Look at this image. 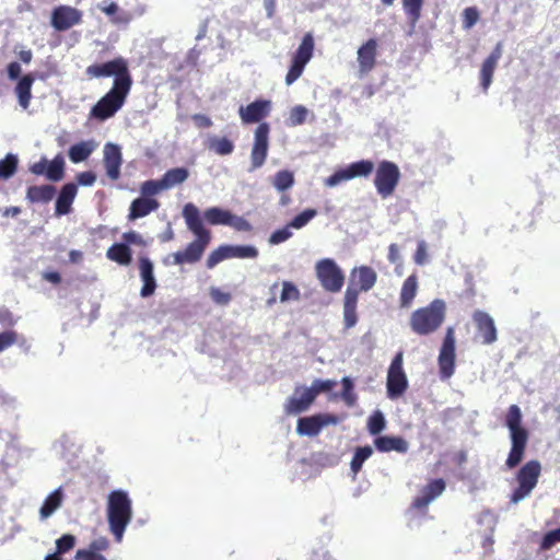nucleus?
Masks as SVG:
<instances>
[{
	"label": "nucleus",
	"mask_w": 560,
	"mask_h": 560,
	"mask_svg": "<svg viewBox=\"0 0 560 560\" xmlns=\"http://www.w3.org/2000/svg\"><path fill=\"white\" fill-rule=\"evenodd\" d=\"M209 149L219 155H229L234 150V143L226 137L210 139Z\"/></svg>",
	"instance_id": "nucleus-41"
},
{
	"label": "nucleus",
	"mask_w": 560,
	"mask_h": 560,
	"mask_svg": "<svg viewBox=\"0 0 560 560\" xmlns=\"http://www.w3.org/2000/svg\"><path fill=\"white\" fill-rule=\"evenodd\" d=\"M377 48L378 43L375 38L368 39L358 48L357 61L360 73H370L375 68Z\"/></svg>",
	"instance_id": "nucleus-22"
},
{
	"label": "nucleus",
	"mask_w": 560,
	"mask_h": 560,
	"mask_svg": "<svg viewBox=\"0 0 560 560\" xmlns=\"http://www.w3.org/2000/svg\"><path fill=\"white\" fill-rule=\"evenodd\" d=\"M16 323V319L14 318L12 312L7 307L0 308V324L3 327H12Z\"/></svg>",
	"instance_id": "nucleus-60"
},
{
	"label": "nucleus",
	"mask_w": 560,
	"mask_h": 560,
	"mask_svg": "<svg viewBox=\"0 0 560 560\" xmlns=\"http://www.w3.org/2000/svg\"><path fill=\"white\" fill-rule=\"evenodd\" d=\"M373 443L381 453L397 452L405 454L409 450V443L398 435H378L374 439Z\"/></svg>",
	"instance_id": "nucleus-26"
},
{
	"label": "nucleus",
	"mask_w": 560,
	"mask_h": 560,
	"mask_svg": "<svg viewBox=\"0 0 560 560\" xmlns=\"http://www.w3.org/2000/svg\"><path fill=\"white\" fill-rule=\"evenodd\" d=\"M269 132L268 122H260L254 132V143L250 151V171L261 167L267 159L269 150Z\"/></svg>",
	"instance_id": "nucleus-16"
},
{
	"label": "nucleus",
	"mask_w": 560,
	"mask_h": 560,
	"mask_svg": "<svg viewBox=\"0 0 560 560\" xmlns=\"http://www.w3.org/2000/svg\"><path fill=\"white\" fill-rule=\"evenodd\" d=\"M313 392L307 388H295L294 394L284 404L287 415H298L306 411L314 401Z\"/></svg>",
	"instance_id": "nucleus-24"
},
{
	"label": "nucleus",
	"mask_w": 560,
	"mask_h": 560,
	"mask_svg": "<svg viewBox=\"0 0 560 560\" xmlns=\"http://www.w3.org/2000/svg\"><path fill=\"white\" fill-rule=\"evenodd\" d=\"M210 296L217 304L226 305L230 303L232 296L229 292H223L218 288L210 289Z\"/></svg>",
	"instance_id": "nucleus-58"
},
{
	"label": "nucleus",
	"mask_w": 560,
	"mask_h": 560,
	"mask_svg": "<svg viewBox=\"0 0 560 560\" xmlns=\"http://www.w3.org/2000/svg\"><path fill=\"white\" fill-rule=\"evenodd\" d=\"M139 270L141 280L143 282L140 294L142 298H148L152 295L156 289L152 261L148 257H140Z\"/></svg>",
	"instance_id": "nucleus-28"
},
{
	"label": "nucleus",
	"mask_w": 560,
	"mask_h": 560,
	"mask_svg": "<svg viewBox=\"0 0 560 560\" xmlns=\"http://www.w3.org/2000/svg\"><path fill=\"white\" fill-rule=\"evenodd\" d=\"M402 364V352H398L392 360L387 372L386 390L389 399L399 398L408 388V378Z\"/></svg>",
	"instance_id": "nucleus-11"
},
{
	"label": "nucleus",
	"mask_w": 560,
	"mask_h": 560,
	"mask_svg": "<svg viewBox=\"0 0 560 560\" xmlns=\"http://www.w3.org/2000/svg\"><path fill=\"white\" fill-rule=\"evenodd\" d=\"M418 291V277L417 275H410L402 283L399 296V305L402 308L411 306L413 299Z\"/></svg>",
	"instance_id": "nucleus-33"
},
{
	"label": "nucleus",
	"mask_w": 560,
	"mask_h": 560,
	"mask_svg": "<svg viewBox=\"0 0 560 560\" xmlns=\"http://www.w3.org/2000/svg\"><path fill=\"white\" fill-rule=\"evenodd\" d=\"M423 0H402L404 9L412 23L421 16Z\"/></svg>",
	"instance_id": "nucleus-47"
},
{
	"label": "nucleus",
	"mask_w": 560,
	"mask_h": 560,
	"mask_svg": "<svg viewBox=\"0 0 560 560\" xmlns=\"http://www.w3.org/2000/svg\"><path fill=\"white\" fill-rule=\"evenodd\" d=\"M230 258H256L258 249L252 245H229Z\"/></svg>",
	"instance_id": "nucleus-42"
},
{
	"label": "nucleus",
	"mask_w": 560,
	"mask_h": 560,
	"mask_svg": "<svg viewBox=\"0 0 560 560\" xmlns=\"http://www.w3.org/2000/svg\"><path fill=\"white\" fill-rule=\"evenodd\" d=\"M18 341V334L14 330L0 332V352L13 346Z\"/></svg>",
	"instance_id": "nucleus-56"
},
{
	"label": "nucleus",
	"mask_w": 560,
	"mask_h": 560,
	"mask_svg": "<svg viewBox=\"0 0 560 560\" xmlns=\"http://www.w3.org/2000/svg\"><path fill=\"white\" fill-rule=\"evenodd\" d=\"M340 418L332 413H317L298 420L296 432L300 435L316 436L328 424H337Z\"/></svg>",
	"instance_id": "nucleus-17"
},
{
	"label": "nucleus",
	"mask_w": 560,
	"mask_h": 560,
	"mask_svg": "<svg viewBox=\"0 0 560 560\" xmlns=\"http://www.w3.org/2000/svg\"><path fill=\"white\" fill-rule=\"evenodd\" d=\"M336 386V382L332 380H315L310 388H307L308 392H313L314 399L319 393L323 392H329Z\"/></svg>",
	"instance_id": "nucleus-50"
},
{
	"label": "nucleus",
	"mask_w": 560,
	"mask_h": 560,
	"mask_svg": "<svg viewBox=\"0 0 560 560\" xmlns=\"http://www.w3.org/2000/svg\"><path fill=\"white\" fill-rule=\"evenodd\" d=\"M522 411L517 405H511L505 415V425L510 431L511 450L505 460L508 469L517 467L525 455L529 439L528 431L522 425Z\"/></svg>",
	"instance_id": "nucleus-3"
},
{
	"label": "nucleus",
	"mask_w": 560,
	"mask_h": 560,
	"mask_svg": "<svg viewBox=\"0 0 560 560\" xmlns=\"http://www.w3.org/2000/svg\"><path fill=\"white\" fill-rule=\"evenodd\" d=\"M75 546V537L65 534L56 540V552L58 556L70 551Z\"/></svg>",
	"instance_id": "nucleus-49"
},
{
	"label": "nucleus",
	"mask_w": 560,
	"mask_h": 560,
	"mask_svg": "<svg viewBox=\"0 0 560 560\" xmlns=\"http://www.w3.org/2000/svg\"><path fill=\"white\" fill-rule=\"evenodd\" d=\"M192 120L198 128L206 129L212 126V120L208 116L202 114H195L192 116Z\"/></svg>",
	"instance_id": "nucleus-64"
},
{
	"label": "nucleus",
	"mask_w": 560,
	"mask_h": 560,
	"mask_svg": "<svg viewBox=\"0 0 560 560\" xmlns=\"http://www.w3.org/2000/svg\"><path fill=\"white\" fill-rule=\"evenodd\" d=\"M299 298H300V291L298 290V288L293 283L284 281L282 284V292L280 295V301L287 302V301H291V300H299Z\"/></svg>",
	"instance_id": "nucleus-53"
},
{
	"label": "nucleus",
	"mask_w": 560,
	"mask_h": 560,
	"mask_svg": "<svg viewBox=\"0 0 560 560\" xmlns=\"http://www.w3.org/2000/svg\"><path fill=\"white\" fill-rule=\"evenodd\" d=\"M373 454V448L370 445L357 447L352 456L350 468L357 475L363 466V463Z\"/></svg>",
	"instance_id": "nucleus-39"
},
{
	"label": "nucleus",
	"mask_w": 560,
	"mask_h": 560,
	"mask_svg": "<svg viewBox=\"0 0 560 560\" xmlns=\"http://www.w3.org/2000/svg\"><path fill=\"white\" fill-rule=\"evenodd\" d=\"M65 176V159L57 154L51 161L47 160L46 178L51 182H59Z\"/></svg>",
	"instance_id": "nucleus-37"
},
{
	"label": "nucleus",
	"mask_w": 560,
	"mask_h": 560,
	"mask_svg": "<svg viewBox=\"0 0 560 560\" xmlns=\"http://www.w3.org/2000/svg\"><path fill=\"white\" fill-rule=\"evenodd\" d=\"M317 214L315 209H306L295 215L289 223L288 228L302 229Z\"/></svg>",
	"instance_id": "nucleus-48"
},
{
	"label": "nucleus",
	"mask_w": 560,
	"mask_h": 560,
	"mask_svg": "<svg viewBox=\"0 0 560 560\" xmlns=\"http://www.w3.org/2000/svg\"><path fill=\"white\" fill-rule=\"evenodd\" d=\"M56 188L52 185H34L26 189V200L31 203H48L55 197Z\"/></svg>",
	"instance_id": "nucleus-31"
},
{
	"label": "nucleus",
	"mask_w": 560,
	"mask_h": 560,
	"mask_svg": "<svg viewBox=\"0 0 560 560\" xmlns=\"http://www.w3.org/2000/svg\"><path fill=\"white\" fill-rule=\"evenodd\" d=\"M89 79L114 77L113 86L117 83L120 88L132 86V77L129 71L128 61L122 57L103 63H93L85 69Z\"/></svg>",
	"instance_id": "nucleus-6"
},
{
	"label": "nucleus",
	"mask_w": 560,
	"mask_h": 560,
	"mask_svg": "<svg viewBox=\"0 0 560 560\" xmlns=\"http://www.w3.org/2000/svg\"><path fill=\"white\" fill-rule=\"evenodd\" d=\"M96 180V175L91 172H81L77 175V182L81 186H92Z\"/></svg>",
	"instance_id": "nucleus-61"
},
{
	"label": "nucleus",
	"mask_w": 560,
	"mask_h": 560,
	"mask_svg": "<svg viewBox=\"0 0 560 560\" xmlns=\"http://www.w3.org/2000/svg\"><path fill=\"white\" fill-rule=\"evenodd\" d=\"M131 86L120 88L117 83L92 107L90 116L101 121L113 117L125 104Z\"/></svg>",
	"instance_id": "nucleus-8"
},
{
	"label": "nucleus",
	"mask_w": 560,
	"mask_h": 560,
	"mask_svg": "<svg viewBox=\"0 0 560 560\" xmlns=\"http://www.w3.org/2000/svg\"><path fill=\"white\" fill-rule=\"evenodd\" d=\"M271 109L269 100H256L247 106H241L238 114L243 124L259 122L266 118Z\"/></svg>",
	"instance_id": "nucleus-23"
},
{
	"label": "nucleus",
	"mask_w": 560,
	"mask_h": 560,
	"mask_svg": "<svg viewBox=\"0 0 560 560\" xmlns=\"http://www.w3.org/2000/svg\"><path fill=\"white\" fill-rule=\"evenodd\" d=\"M288 225L285 228L276 230L271 233L269 237V243L272 245H277L288 241L292 236V232L289 230Z\"/></svg>",
	"instance_id": "nucleus-55"
},
{
	"label": "nucleus",
	"mask_w": 560,
	"mask_h": 560,
	"mask_svg": "<svg viewBox=\"0 0 560 560\" xmlns=\"http://www.w3.org/2000/svg\"><path fill=\"white\" fill-rule=\"evenodd\" d=\"M35 81V74L33 72H30L27 74H24L20 80L18 81L14 93L16 95L19 105L23 109H27L31 104L32 100V85Z\"/></svg>",
	"instance_id": "nucleus-30"
},
{
	"label": "nucleus",
	"mask_w": 560,
	"mask_h": 560,
	"mask_svg": "<svg viewBox=\"0 0 560 560\" xmlns=\"http://www.w3.org/2000/svg\"><path fill=\"white\" fill-rule=\"evenodd\" d=\"M315 270L322 287L326 291L335 293L341 290L345 276L332 259L325 258L319 260L316 264Z\"/></svg>",
	"instance_id": "nucleus-12"
},
{
	"label": "nucleus",
	"mask_w": 560,
	"mask_h": 560,
	"mask_svg": "<svg viewBox=\"0 0 560 560\" xmlns=\"http://www.w3.org/2000/svg\"><path fill=\"white\" fill-rule=\"evenodd\" d=\"M183 217L187 229L196 236L184 250L173 253L172 264L184 265V264H196L198 262L206 248L211 242V232L203 226L202 219L200 217L199 209L194 203H186L183 208Z\"/></svg>",
	"instance_id": "nucleus-1"
},
{
	"label": "nucleus",
	"mask_w": 560,
	"mask_h": 560,
	"mask_svg": "<svg viewBox=\"0 0 560 560\" xmlns=\"http://www.w3.org/2000/svg\"><path fill=\"white\" fill-rule=\"evenodd\" d=\"M77 560H106L104 556L93 550L79 549L75 553Z\"/></svg>",
	"instance_id": "nucleus-59"
},
{
	"label": "nucleus",
	"mask_w": 560,
	"mask_h": 560,
	"mask_svg": "<svg viewBox=\"0 0 560 560\" xmlns=\"http://www.w3.org/2000/svg\"><path fill=\"white\" fill-rule=\"evenodd\" d=\"M400 180L399 167L390 161H382L378 163L374 185L377 194L382 198L392 196Z\"/></svg>",
	"instance_id": "nucleus-10"
},
{
	"label": "nucleus",
	"mask_w": 560,
	"mask_h": 560,
	"mask_svg": "<svg viewBox=\"0 0 560 560\" xmlns=\"http://www.w3.org/2000/svg\"><path fill=\"white\" fill-rule=\"evenodd\" d=\"M122 164L121 151L117 144L106 143L104 147V166L106 175L112 180L120 177V167Z\"/></svg>",
	"instance_id": "nucleus-25"
},
{
	"label": "nucleus",
	"mask_w": 560,
	"mask_h": 560,
	"mask_svg": "<svg viewBox=\"0 0 560 560\" xmlns=\"http://www.w3.org/2000/svg\"><path fill=\"white\" fill-rule=\"evenodd\" d=\"M19 160L15 154L8 153L0 160V180L11 178L18 171Z\"/></svg>",
	"instance_id": "nucleus-40"
},
{
	"label": "nucleus",
	"mask_w": 560,
	"mask_h": 560,
	"mask_svg": "<svg viewBox=\"0 0 560 560\" xmlns=\"http://www.w3.org/2000/svg\"><path fill=\"white\" fill-rule=\"evenodd\" d=\"M106 257L120 266H128L132 261V252L127 244L115 243L107 249Z\"/></svg>",
	"instance_id": "nucleus-32"
},
{
	"label": "nucleus",
	"mask_w": 560,
	"mask_h": 560,
	"mask_svg": "<svg viewBox=\"0 0 560 560\" xmlns=\"http://www.w3.org/2000/svg\"><path fill=\"white\" fill-rule=\"evenodd\" d=\"M503 54V44L497 43L490 55L482 61L479 71L480 86L483 93H487L492 80L498 62Z\"/></svg>",
	"instance_id": "nucleus-19"
},
{
	"label": "nucleus",
	"mask_w": 560,
	"mask_h": 560,
	"mask_svg": "<svg viewBox=\"0 0 560 560\" xmlns=\"http://www.w3.org/2000/svg\"><path fill=\"white\" fill-rule=\"evenodd\" d=\"M228 258H230L229 245H221L209 254L206 266L208 269H212Z\"/></svg>",
	"instance_id": "nucleus-45"
},
{
	"label": "nucleus",
	"mask_w": 560,
	"mask_h": 560,
	"mask_svg": "<svg viewBox=\"0 0 560 560\" xmlns=\"http://www.w3.org/2000/svg\"><path fill=\"white\" fill-rule=\"evenodd\" d=\"M377 275L369 266H361L351 271L350 283L343 298V322L346 328L353 327L358 322L357 304L360 291H369L376 283Z\"/></svg>",
	"instance_id": "nucleus-2"
},
{
	"label": "nucleus",
	"mask_w": 560,
	"mask_h": 560,
	"mask_svg": "<svg viewBox=\"0 0 560 560\" xmlns=\"http://www.w3.org/2000/svg\"><path fill=\"white\" fill-rule=\"evenodd\" d=\"M107 522L115 540H122L126 527L132 518V501L124 490H114L107 498Z\"/></svg>",
	"instance_id": "nucleus-4"
},
{
	"label": "nucleus",
	"mask_w": 560,
	"mask_h": 560,
	"mask_svg": "<svg viewBox=\"0 0 560 560\" xmlns=\"http://www.w3.org/2000/svg\"><path fill=\"white\" fill-rule=\"evenodd\" d=\"M413 260L419 266H423L428 261V247L424 241L418 243Z\"/></svg>",
	"instance_id": "nucleus-57"
},
{
	"label": "nucleus",
	"mask_w": 560,
	"mask_h": 560,
	"mask_svg": "<svg viewBox=\"0 0 560 560\" xmlns=\"http://www.w3.org/2000/svg\"><path fill=\"white\" fill-rule=\"evenodd\" d=\"M62 500H63V493H62V490L59 488V489H56L55 491H52L44 501L40 510H39V515H40V518L42 520H46L48 518L50 515L54 514L55 511H57L61 504H62Z\"/></svg>",
	"instance_id": "nucleus-34"
},
{
	"label": "nucleus",
	"mask_w": 560,
	"mask_h": 560,
	"mask_svg": "<svg viewBox=\"0 0 560 560\" xmlns=\"http://www.w3.org/2000/svg\"><path fill=\"white\" fill-rule=\"evenodd\" d=\"M82 12L68 5L57 7L51 14V25L57 31H67L81 23Z\"/></svg>",
	"instance_id": "nucleus-21"
},
{
	"label": "nucleus",
	"mask_w": 560,
	"mask_h": 560,
	"mask_svg": "<svg viewBox=\"0 0 560 560\" xmlns=\"http://www.w3.org/2000/svg\"><path fill=\"white\" fill-rule=\"evenodd\" d=\"M472 320L476 326V337L483 345H492L498 339V331L493 318L486 312L477 310L472 313Z\"/></svg>",
	"instance_id": "nucleus-18"
},
{
	"label": "nucleus",
	"mask_w": 560,
	"mask_h": 560,
	"mask_svg": "<svg viewBox=\"0 0 560 560\" xmlns=\"http://www.w3.org/2000/svg\"><path fill=\"white\" fill-rule=\"evenodd\" d=\"M374 170V163L370 160H361L349 164L345 168L336 171L332 175L325 178L327 187H334L342 182L350 180L355 177H368Z\"/></svg>",
	"instance_id": "nucleus-15"
},
{
	"label": "nucleus",
	"mask_w": 560,
	"mask_h": 560,
	"mask_svg": "<svg viewBox=\"0 0 560 560\" xmlns=\"http://www.w3.org/2000/svg\"><path fill=\"white\" fill-rule=\"evenodd\" d=\"M203 218L211 225H228L238 232H250L253 230L252 224L246 219L219 207L205 210Z\"/></svg>",
	"instance_id": "nucleus-13"
},
{
	"label": "nucleus",
	"mask_w": 560,
	"mask_h": 560,
	"mask_svg": "<svg viewBox=\"0 0 560 560\" xmlns=\"http://www.w3.org/2000/svg\"><path fill=\"white\" fill-rule=\"evenodd\" d=\"M307 109L302 105L294 106L290 112L289 121L291 126L302 125L306 120Z\"/></svg>",
	"instance_id": "nucleus-51"
},
{
	"label": "nucleus",
	"mask_w": 560,
	"mask_h": 560,
	"mask_svg": "<svg viewBox=\"0 0 560 560\" xmlns=\"http://www.w3.org/2000/svg\"><path fill=\"white\" fill-rule=\"evenodd\" d=\"M342 392L341 398L348 407H353L357 402V395L353 390V382L350 377L346 376L341 381Z\"/></svg>",
	"instance_id": "nucleus-46"
},
{
	"label": "nucleus",
	"mask_w": 560,
	"mask_h": 560,
	"mask_svg": "<svg viewBox=\"0 0 560 560\" xmlns=\"http://www.w3.org/2000/svg\"><path fill=\"white\" fill-rule=\"evenodd\" d=\"M557 542H560V526L545 534L540 542V549L549 550Z\"/></svg>",
	"instance_id": "nucleus-52"
},
{
	"label": "nucleus",
	"mask_w": 560,
	"mask_h": 560,
	"mask_svg": "<svg viewBox=\"0 0 560 560\" xmlns=\"http://www.w3.org/2000/svg\"><path fill=\"white\" fill-rule=\"evenodd\" d=\"M46 168H47V159L42 158L40 161H38L30 166V172L37 176H39V175L46 176Z\"/></svg>",
	"instance_id": "nucleus-63"
},
{
	"label": "nucleus",
	"mask_w": 560,
	"mask_h": 560,
	"mask_svg": "<svg viewBox=\"0 0 560 560\" xmlns=\"http://www.w3.org/2000/svg\"><path fill=\"white\" fill-rule=\"evenodd\" d=\"M455 330L453 327H448L438 358L439 372L442 380L450 378L455 372Z\"/></svg>",
	"instance_id": "nucleus-14"
},
{
	"label": "nucleus",
	"mask_w": 560,
	"mask_h": 560,
	"mask_svg": "<svg viewBox=\"0 0 560 560\" xmlns=\"http://www.w3.org/2000/svg\"><path fill=\"white\" fill-rule=\"evenodd\" d=\"M445 488L446 483L442 478L432 479L420 490V494L413 499L411 508L418 511H425L429 504L444 492Z\"/></svg>",
	"instance_id": "nucleus-20"
},
{
	"label": "nucleus",
	"mask_w": 560,
	"mask_h": 560,
	"mask_svg": "<svg viewBox=\"0 0 560 560\" xmlns=\"http://www.w3.org/2000/svg\"><path fill=\"white\" fill-rule=\"evenodd\" d=\"M386 428V419L381 410H375L368 418L366 429L373 436H378Z\"/></svg>",
	"instance_id": "nucleus-38"
},
{
	"label": "nucleus",
	"mask_w": 560,
	"mask_h": 560,
	"mask_svg": "<svg viewBox=\"0 0 560 560\" xmlns=\"http://www.w3.org/2000/svg\"><path fill=\"white\" fill-rule=\"evenodd\" d=\"M108 547H109L108 539L105 537H100V538L91 541L88 550H93L94 552L100 553V551H104V550L108 549Z\"/></svg>",
	"instance_id": "nucleus-62"
},
{
	"label": "nucleus",
	"mask_w": 560,
	"mask_h": 560,
	"mask_svg": "<svg viewBox=\"0 0 560 560\" xmlns=\"http://www.w3.org/2000/svg\"><path fill=\"white\" fill-rule=\"evenodd\" d=\"M541 475V464L537 459L525 463L516 472L517 487L513 490L510 502L513 504L527 498L538 483Z\"/></svg>",
	"instance_id": "nucleus-7"
},
{
	"label": "nucleus",
	"mask_w": 560,
	"mask_h": 560,
	"mask_svg": "<svg viewBox=\"0 0 560 560\" xmlns=\"http://www.w3.org/2000/svg\"><path fill=\"white\" fill-rule=\"evenodd\" d=\"M272 184L279 191L289 189L294 184L293 173L287 170L277 172Z\"/></svg>",
	"instance_id": "nucleus-43"
},
{
	"label": "nucleus",
	"mask_w": 560,
	"mask_h": 560,
	"mask_svg": "<svg viewBox=\"0 0 560 560\" xmlns=\"http://www.w3.org/2000/svg\"><path fill=\"white\" fill-rule=\"evenodd\" d=\"M479 20V12L475 7L466 8L463 11V27L466 30L471 28Z\"/></svg>",
	"instance_id": "nucleus-54"
},
{
	"label": "nucleus",
	"mask_w": 560,
	"mask_h": 560,
	"mask_svg": "<svg viewBox=\"0 0 560 560\" xmlns=\"http://www.w3.org/2000/svg\"><path fill=\"white\" fill-rule=\"evenodd\" d=\"M189 177V171L186 167H174L164 173L162 182L165 189L180 185Z\"/></svg>",
	"instance_id": "nucleus-36"
},
{
	"label": "nucleus",
	"mask_w": 560,
	"mask_h": 560,
	"mask_svg": "<svg viewBox=\"0 0 560 560\" xmlns=\"http://www.w3.org/2000/svg\"><path fill=\"white\" fill-rule=\"evenodd\" d=\"M160 202L154 198L139 197L132 200L129 207L128 219L135 221L137 219L147 217L151 212L158 210Z\"/></svg>",
	"instance_id": "nucleus-29"
},
{
	"label": "nucleus",
	"mask_w": 560,
	"mask_h": 560,
	"mask_svg": "<svg viewBox=\"0 0 560 560\" xmlns=\"http://www.w3.org/2000/svg\"><path fill=\"white\" fill-rule=\"evenodd\" d=\"M95 144L92 141H81L70 147L69 159L72 163L85 161L94 151Z\"/></svg>",
	"instance_id": "nucleus-35"
},
{
	"label": "nucleus",
	"mask_w": 560,
	"mask_h": 560,
	"mask_svg": "<svg viewBox=\"0 0 560 560\" xmlns=\"http://www.w3.org/2000/svg\"><path fill=\"white\" fill-rule=\"evenodd\" d=\"M315 49V39L312 33H305L292 56L291 66L285 75V84L291 85L303 73L305 66L312 59Z\"/></svg>",
	"instance_id": "nucleus-9"
},
{
	"label": "nucleus",
	"mask_w": 560,
	"mask_h": 560,
	"mask_svg": "<svg viewBox=\"0 0 560 560\" xmlns=\"http://www.w3.org/2000/svg\"><path fill=\"white\" fill-rule=\"evenodd\" d=\"M162 190H166L162 179H149L140 185V194L144 198H152Z\"/></svg>",
	"instance_id": "nucleus-44"
},
{
	"label": "nucleus",
	"mask_w": 560,
	"mask_h": 560,
	"mask_svg": "<svg viewBox=\"0 0 560 560\" xmlns=\"http://www.w3.org/2000/svg\"><path fill=\"white\" fill-rule=\"evenodd\" d=\"M446 317V303L441 299H434L427 306L413 311L409 318L411 330L419 336H428L435 332Z\"/></svg>",
	"instance_id": "nucleus-5"
},
{
	"label": "nucleus",
	"mask_w": 560,
	"mask_h": 560,
	"mask_svg": "<svg viewBox=\"0 0 560 560\" xmlns=\"http://www.w3.org/2000/svg\"><path fill=\"white\" fill-rule=\"evenodd\" d=\"M77 192L78 186L74 183H67L62 186L55 205V214L57 217L70 213Z\"/></svg>",
	"instance_id": "nucleus-27"
}]
</instances>
